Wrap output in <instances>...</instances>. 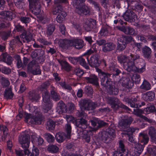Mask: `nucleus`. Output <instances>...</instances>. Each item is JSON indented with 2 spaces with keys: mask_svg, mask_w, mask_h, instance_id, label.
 Returning <instances> with one entry per match:
<instances>
[{
  "mask_svg": "<svg viewBox=\"0 0 156 156\" xmlns=\"http://www.w3.org/2000/svg\"><path fill=\"white\" fill-rule=\"evenodd\" d=\"M30 136L29 134L24 133L19 138V142L22 148L24 149L25 155L27 156H38L39 151L37 147L33 146L31 152L28 149L30 142Z\"/></svg>",
  "mask_w": 156,
  "mask_h": 156,
  "instance_id": "f257e3e1",
  "label": "nucleus"
},
{
  "mask_svg": "<svg viewBox=\"0 0 156 156\" xmlns=\"http://www.w3.org/2000/svg\"><path fill=\"white\" fill-rule=\"evenodd\" d=\"M87 122L85 119L81 118L80 119L76 120L75 125L78 127V130L80 129V134L81 137L85 140L86 141L89 143L90 140V135L92 130L86 129L87 127Z\"/></svg>",
  "mask_w": 156,
  "mask_h": 156,
  "instance_id": "f03ea898",
  "label": "nucleus"
},
{
  "mask_svg": "<svg viewBox=\"0 0 156 156\" xmlns=\"http://www.w3.org/2000/svg\"><path fill=\"white\" fill-rule=\"evenodd\" d=\"M48 85L46 83L42 84L40 86L41 90H45L42 93L43 101L42 108L44 112L47 113L50 110L52 106L51 100L50 97L49 92L46 90Z\"/></svg>",
  "mask_w": 156,
  "mask_h": 156,
  "instance_id": "7ed1b4c3",
  "label": "nucleus"
},
{
  "mask_svg": "<svg viewBox=\"0 0 156 156\" xmlns=\"http://www.w3.org/2000/svg\"><path fill=\"white\" fill-rule=\"evenodd\" d=\"M133 42L135 46L136 47L137 50L140 51L141 45L140 43L136 42L134 39L131 36L128 35L122 36L120 38V41L117 44V49L119 51H122L124 49L127 44Z\"/></svg>",
  "mask_w": 156,
  "mask_h": 156,
  "instance_id": "20e7f679",
  "label": "nucleus"
},
{
  "mask_svg": "<svg viewBox=\"0 0 156 156\" xmlns=\"http://www.w3.org/2000/svg\"><path fill=\"white\" fill-rule=\"evenodd\" d=\"M96 70L98 73L101 85L107 89L113 84V82L110 78L111 74L104 72L100 69H97Z\"/></svg>",
  "mask_w": 156,
  "mask_h": 156,
  "instance_id": "39448f33",
  "label": "nucleus"
},
{
  "mask_svg": "<svg viewBox=\"0 0 156 156\" xmlns=\"http://www.w3.org/2000/svg\"><path fill=\"white\" fill-rule=\"evenodd\" d=\"M140 80V75L137 73H135L133 75L131 80L129 78H125L124 80H123V81L122 83V85L128 89L127 92L130 91V89H131L133 86L134 82L136 84H139Z\"/></svg>",
  "mask_w": 156,
  "mask_h": 156,
  "instance_id": "423d86ee",
  "label": "nucleus"
},
{
  "mask_svg": "<svg viewBox=\"0 0 156 156\" xmlns=\"http://www.w3.org/2000/svg\"><path fill=\"white\" fill-rule=\"evenodd\" d=\"M109 103L111 106V107L114 111L115 112L122 108L126 111H131V109L124 105L121 104H119V101L115 97H110L108 100Z\"/></svg>",
  "mask_w": 156,
  "mask_h": 156,
  "instance_id": "0eeeda50",
  "label": "nucleus"
},
{
  "mask_svg": "<svg viewBox=\"0 0 156 156\" xmlns=\"http://www.w3.org/2000/svg\"><path fill=\"white\" fill-rule=\"evenodd\" d=\"M94 52V51L91 49L87 50L82 56H84L85 58L87 59L89 65L92 67L96 68L100 66L99 58L98 56L94 55L91 56L90 60L89 57L90 55Z\"/></svg>",
  "mask_w": 156,
  "mask_h": 156,
  "instance_id": "6e6552de",
  "label": "nucleus"
},
{
  "mask_svg": "<svg viewBox=\"0 0 156 156\" xmlns=\"http://www.w3.org/2000/svg\"><path fill=\"white\" fill-rule=\"evenodd\" d=\"M79 102L81 108L85 111L93 110L97 106V103L88 99H81Z\"/></svg>",
  "mask_w": 156,
  "mask_h": 156,
  "instance_id": "1a4fd4ad",
  "label": "nucleus"
},
{
  "mask_svg": "<svg viewBox=\"0 0 156 156\" xmlns=\"http://www.w3.org/2000/svg\"><path fill=\"white\" fill-rule=\"evenodd\" d=\"M137 95L133 96L131 98H127L126 99V101L128 105L132 108H139L142 106L145 105V103L144 102H141L138 100Z\"/></svg>",
  "mask_w": 156,
  "mask_h": 156,
  "instance_id": "9d476101",
  "label": "nucleus"
},
{
  "mask_svg": "<svg viewBox=\"0 0 156 156\" xmlns=\"http://www.w3.org/2000/svg\"><path fill=\"white\" fill-rule=\"evenodd\" d=\"M27 68L29 72L34 75L41 74V67L35 60H32L28 64Z\"/></svg>",
  "mask_w": 156,
  "mask_h": 156,
  "instance_id": "9b49d317",
  "label": "nucleus"
},
{
  "mask_svg": "<svg viewBox=\"0 0 156 156\" xmlns=\"http://www.w3.org/2000/svg\"><path fill=\"white\" fill-rule=\"evenodd\" d=\"M28 1L29 8L32 13L35 15L40 14L41 12V0H28Z\"/></svg>",
  "mask_w": 156,
  "mask_h": 156,
  "instance_id": "f8f14e48",
  "label": "nucleus"
},
{
  "mask_svg": "<svg viewBox=\"0 0 156 156\" xmlns=\"http://www.w3.org/2000/svg\"><path fill=\"white\" fill-rule=\"evenodd\" d=\"M131 59L133 61V64L131 65L130 68L128 69V72H133L138 73H142L144 72L146 70L145 68H140L137 69L136 66L135 65V63L138 59L140 58V56L137 54H130Z\"/></svg>",
  "mask_w": 156,
  "mask_h": 156,
  "instance_id": "ddd939ff",
  "label": "nucleus"
},
{
  "mask_svg": "<svg viewBox=\"0 0 156 156\" xmlns=\"http://www.w3.org/2000/svg\"><path fill=\"white\" fill-rule=\"evenodd\" d=\"M108 71L110 72L109 74L112 75V77L113 78L114 81H117L116 79L118 78L119 75L121 73V71L118 68V66L115 62L111 63L109 65L108 69Z\"/></svg>",
  "mask_w": 156,
  "mask_h": 156,
  "instance_id": "4468645a",
  "label": "nucleus"
},
{
  "mask_svg": "<svg viewBox=\"0 0 156 156\" xmlns=\"http://www.w3.org/2000/svg\"><path fill=\"white\" fill-rule=\"evenodd\" d=\"M119 62L121 64H123L124 68L128 71V69L130 68L131 65L133 64V61L130 59H128L127 57L125 55H121L117 57Z\"/></svg>",
  "mask_w": 156,
  "mask_h": 156,
  "instance_id": "2eb2a0df",
  "label": "nucleus"
},
{
  "mask_svg": "<svg viewBox=\"0 0 156 156\" xmlns=\"http://www.w3.org/2000/svg\"><path fill=\"white\" fill-rule=\"evenodd\" d=\"M83 80L87 83L98 87L99 86V79L98 76L94 74H90L88 76L83 77Z\"/></svg>",
  "mask_w": 156,
  "mask_h": 156,
  "instance_id": "dca6fc26",
  "label": "nucleus"
},
{
  "mask_svg": "<svg viewBox=\"0 0 156 156\" xmlns=\"http://www.w3.org/2000/svg\"><path fill=\"white\" fill-rule=\"evenodd\" d=\"M127 151L125 149V146L122 140L119 142V147L116 151L114 152L113 156H127Z\"/></svg>",
  "mask_w": 156,
  "mask_h": 156,
  "instance_id": "f3484780",
  "label": "nucleus"
},
{
  "mask_svg": "<svg viewBox=\"0 0 156 156\" xmlns=\"http://www.w3.org/2000/svg\"><path fill=\"white\" fill-rule=\"evenodd\" d=\"M84 27L87 31H95L96 32L97 31L96 27V21L93 19H90L87 21L84 25Z\"/></svg>",
  "mask_w": 156,
  "mask_h": 156,
  "instance_id": "a211bd4d",
  "label": "nucleus"
},
{
  "mask_svg": "<svg viewBox=\"0 0 156 156\" xmlns=\"http://www.w3.org/2000/svg\"><path fill=\"white\" fill-rule=\"evenodd\" d=\"M71 39H58L56 38L55 41V43H57L59 46L63 49H67L71 46Z\"/></svg>",
  "mask_w": 156,
  "mask_h": 156,
  "instance_id": "6ab92c4d",
  "label": "nucleus"
},
{
  "mask_svg": "<svg viewBox=\"0 0 156 156\" xmlns=\"http://www.w3.org/2000/svg\"><path fill=\"white\" fill-rule=\"evenodd\" d=\"M122 17L125 20L131 22L135 20V18L136 17V16L132 11L128 9L123 13Z\"/></svg>",
  "mask_w": 156,
  "mask_h": 156,
  "instance_id": "aec40b11",
  "label": "nucleus"
},
{
  "mask_svg": "<svg viewBox=\"0 0 156 156\" xmlns=\"http://www.w3.org/2000/svg\"><path fill=\"white\" fill-rule=\"evenodd\" d=\"M25 119L27 122L32 124H41L42 122V119L41 117L35 116L30 118V114H27L25 115Z\"/></svg>",
  "mask_w": 156,
  "mask_h": 156,
  "instance_id": "412c9836",
  "label": "nucleus"
},
{
  "mask_svg": "<svg viewBox=\"0 0 156 156\" xmlns=\"http://www.w3.org/2000/svg\"><path fill=\"white\" fill-rule=\"evenodd\" d=\"M155 94L154 91H148L143 94V99L147 102H151L154 100L155 99Z\"/></svg>",
  "mask_w": 156,
  "mask_h": 156,
  "instance_id": "4be33fe9",
  "label": "nucleus"
},
{
  "mask_svg": "<svg viewBox=\"0 0 156 156\" xmlns=\"http://www.w3.org/2000/svg\"><path fill=\"white\" fill-rule=\"evenodd\" d=\"M134 151L132 155L134 156H139L143 151L144 146L140 143L136 142L134 144Z\"/></svg>",
  "mask_w": 156,
  "mask_h": 156,
  "instance_id": "5701e85b",
  "label": "nucleus"
},
{
  "mask_svg": "<svg viewBox=\"0 0 156 156\" xmlns=\"http://www.w3.org/2000/svg\"><path fill=\"white\" fill-rule=\"evenodd\" d=\"M137 130L136 127H129L127 129L126 133H125L127 137L128 138L129 141L132 143L135 144L133 137V133L134 132Z\"/></svg>",
  "mask_w": 156,
  "mask_h": 156,
  "instance_id": "b1692460",
  "label": "nucleus"
},
{
  "mask_svg": "<svg viewBox=\"0 0 156 156\" xmlns=\"http://www.w3.org/2000/svg\"><path fill=\"white\" fill-rule=\"evenodd\" d=\"M71 46H73L76 48L80 49L81 48L84 46L83 41L80 39H71Z\"/></svg>",
  "mask_w": 156,
  "mask_h": 156,
  "instance_id": "393cba45",
  "label": "nucleus"
},
{
  "mask_svg": "<svg viewBox=\"0 0 156 156\" xmlns=\"http://www.w3.org/2000/svg\"><path fill=\"white\" fill-rule=\"evenodd\" d=\"M14 15L13 13L10 11H2L0 12V18L11 20L12 19Z\"/></svg>",
  "mask_w": 156,
  "mask_h": 156,
  "instance_id": "a878e982",
  "label": "nucleus"
},
{
  "mask_svg": "<svg viewBox=\"0 0 156 156\" xmlns=\"http://www.w3.org/2000/svg\"><path fill=\"white\" fill-rule=\"evenodd\" d=\"M148 134L150 137L151 141L156 144V129L153 126L150 127L148 129Z\"/></svg>",
  "mask_w": 156,
  "mask_h": 156,
  "instance_id": "bb28decb",
  "label": "nucleus"
},
{
  "mask_svg": "<svg viewBox=\"0 0 156 156\" xmlns=\"http://www.w3.org/2000/svg\"><path fill=\"white\" fill-rule=\"evenodd\" d=\"M138 138L139 142L141 144H142V145L144 146L147 144L149 140V138L147 135L143 133H139Z\"/></svg>",
  "mask_w": 156,
  "mask_h": 156,
  "instance_id": "cd10ccee",
  "label": "nucleus"
},
{
  "mask_svg": "<svg viewBox=\"0 0 156 156\" xmlns=\"http://www.w3.org/2000/svg\"><path fill=\"white\" fill-rule=\"evenodd\" d=\"M110 28L106 26H102L100 31L99 34L101 36H106L112 35L110 32Z\"/></svg>",
  "mask_w": 156,
  "mask_h": 156,
  "instance_id": "c85d7f7f",
  "label": "nucleus"
},
{
  "mask_svg": "<svg viewBox=\"0 0 156 156\" xmlns=\"http://www.w3.org/2000/svg\"><path fill=\"white\" fill-rule=\"evenodd\" d=\"M151 50L149 47L145 46L142 48V53L144 57L147 58H149L151 57Z\"/></svg>",
  "mask_w": 156,
  "mask_h": 156,
  "instance_id": "c756f323",
  "label": "nucleus"
},
{
  "mask_svg": "<svg viewBox=\"0 0 156 156\" xmlns=\"http://www.w3.org/2000/svg\"><path fill=\"white\" fill-rule=\"evenodd\" d=\"M3 61L6 63L8 65L11 66L12 64L13 60L10 55L5 53H3L2 56Z\"/></svg>",
  "mask_w": 156,
  "mask_h": 156,
  "instance_id": "7c9ffc66",
  "label": "nucleus"
},
{
  "mask_svg": "<svg viewBox=\"0 0 156 156\" xmlns=\"http://www.w3.org/2000/svg\"><path fill=\"white\" fill-rule=\"evenodd\" d=\"M20 37L22 39H23V41L24 42H25L24 41V39L27 42H29L32 39V34L30 33L27 34L26 31L23 32L20 35Z\"/></svg>",
  "mask_w": 156,
  "mask_h": 156,
  "instance_id": "2f4dec72",
  "label": "nucleus"
},
{
  "mask_svg": "<svg viewBox=\"0 0 156 156\" xmlns=\"http://www.w3.org/2000/svg\"><path fill=\"white\" fill-rule=\"evenodd\" d=\"M59 62L62 69L67 72H69L71 70V66L66 61L61 60L59 61Z\"/></svg>",
  "mask_w": 156,
  "mask_h": 156,
  "instance_id": "473e14b6",
  "label": "nucleus"
},
{
  "mask_svg": "<svg viewBox=\"0 0 156 156\" xmlns=\"http://www.w3.org/2000/svg\"><path fill=\"white\" fill-rule=\"evenodd\" d=\"M14 94L12 91L11 88H7L4 91V98L7 99H12Z\"/></svg>",
  "mask_w": 156,
  "mask_h": 156,
  "instance_id": "72a5a7b5",
  "label": "nucleus"
},
{
  "mask_svg": "<svg viewBox=\"0 0 156 156\" xmlns=\"http://www.w3.org/2000/svg\"><path fill=\"white\" fill-rule=\"evenodd\" d=\"M108 93L110 95H117L119 92V89L117 87H115L112 84L107 89Z\"/></svg>",
  "mask_w": 156,
  "mask_h": 156,
  "instance_id": "f704fd0d",
  "label": "nucleus"
},
{
  "mask_svg": "<svg viewBox=\"0 0 156 156\" xmlns=\"http://www.w3.org/2000/svg\"><path fill=\"white\" fill-rule=\"evenodd\" d=\"M144 114H148L151 113H156V108L154 105H150L144 109Z\"/></svg>",
  "mask_w": 156,
  "mask_h": 156,
  "instance_id": "c9c22d12",
  "label": "nucleus"
},
{
  "mask_svg": "<svg viewBox=\"0 0 156 156\" xmlns=\"http://www.w3.org/2000/svg\"><path fill=\"white\" fill-rule=\"evenodd\" d=\"M123 31L125 33L128 34L133 36L136 35L134 29L132 27L129 26H126L123 28Z\"/></svg>",
  "mask_w": 156,
  "mask_h": 156,
  "instance_id": "e433bc0d",
  "label": "nucleus"
},
{
  "mask_svg": "<svg viewBox=\"0 0 156 156\" xmlns=\"http://www.w3.org/2000/svg\"><path fill=\"white\" fill-rule=\"evenodd\" d=\"M46 127L49 130H53L55 126V122L51 119H49L47 122Z\"/></svg>",
  "mask_w": 156,
  "mask_h": 156,
  "instance_id": "4c0bfd02",
  "label": "nucleus"
},
{
  "mask_svg": "<svg viewBox=\"0 0 156 156\" xmlns=\"http://www.w3.org/2000/svg\"><path fill=\"white\" fill-rule=\"evenodd\" d=\"M57 107L59 109V112H60L62 113H65L67 112L66 105L62 101H60L58 104Z\"/></svg>",
  "mask_w": 156,
  "mask_h": 156,
  "instance_id": "58836bf2",
  "label": "nucleus"
},
{
  "mask_svg": "<svg viewBox=\"0 0 156 156\" xmlns=\"http://www.w3.org/2000/svg\"><path fill=\"white\" fill-rule=\"evenodd\" d=\"M29 94L30 99L33 101H37L39 98V94L35 91H30Z\"/></svg>",
  "mask_w": 156,
  "mask_h": 156,
  "instance_id": "ea45409f",
  "label": "nucleus"
},
{
  "mask_svg": "<svg viewBox=\"0 0 156 156\" xmlns=\"http://www.w3.org/2000/svg\"><path fill=\"white\" fill-rule=\"evenodd\" d=\"M57 15V16L56 19L57 22L59 23L62 22L67 15L66 13L65 12H62L61 13H59Z\"/></svg>",
  "mask_w": 156,
  "mask_h": 156,
  "instance_id": "a19ab883",
  "label": "nucleus"
},
{
  "mask_svg": "<svg viewBox=\"0 0 156 156\" xmlns=\"http://www.w3.org/2000/svg\"><path fill=\"white\" fill-rule=\"evenodd\" d=\"M65 133L63 132H58L56 134L55 137L58 143L63 142L65 140Z\"/></svg>",
  "mask_w": 156,
  "mask_h": 156,
  "instance_id": "79ce46f5",
  "label": "nucleus"
},
{
  "mask_svg": "<svg viewBox=\"0 0 156 156\" xmlns=\"http://www.w3.org/2000/svg\"><path fill=\"white\" fill-rule=\"evenodd\" d=\"M114 47L112 43H105L103 46L102 50L105 52L111 51L113 49Z\"/></svg>",
  "mask_w": 156,
  "mask_h": 156,
  "instance_id": "37998d69",
  "label": "nucleus"
},
{
  "mask_svg": "<svg viewBox=\"0 0 156 156\" xmlns=\"http://www.w3.org/2000/svg\"><path fill=\"white\" fill-rule=\"evenodd\" d=\"M79 10L82 14L85 15H89L90 14V10L89 7L85 5L80 7Z\"/></svg>",
  "mask_w": 156,
  "mask_h": 156,
  "instance_id": "c03bdc74",
  "label": "nucleus"
},
{
  "mask_svg": "<svg viewBox=\"0 0 156 156\" xmlns=\"http://www.w3.org/2000/svg\"><path fill=\"white\" fill-rule=\"evenodd\" d=\"M151 85L149 82L146 80H144L142 84L140 86L141 89L148 90L151 89Z\"/></svg>",
  "mask_w": 156,
  "mask_h": 156,
  "instance_id": "a18cd8bd",
  "label": "nucleus"
},
{
  "mask_svg": "<svg viewBox=\"0 0 156 156\" xmlns=\"http://www.w3.org/2000/svg\"><path fill=\"white\" fill-rule=\"evenodd\" d=\"M86 0H73L72 2L73 5L76 9H79L81 7L83 3Z\"/></svg>",
  "mask_w": 156,
  "mask_h": 156,
  "instance_id": "49530a36",
  "label": "nucleus"
},
{
  "mask_svg": "<svg viewBox=\"0 0 156 156\" xmlns=\"http://www.w3.org/2000/svg\"><path fill=\"white\" fill-rule=\"evenodd\" d=\"M77 61L79 62L80 65L83 66L86 69H88L89 67L86 62L85 58H82V57H77Z\"/></svg>",
  "mask_w": 156,
  "mask_h": 156,
  "instance_id": "de8ad7c7",
  "label": "nucleus"
},
{
  "mask_svg": "<svg viewBox=\"0 0 156 156\" xmlns=\"http://www.w3.org/2000/svg\"><path fill=\"white\" fill-rule=\"evenodd\" d=\"M44 54V51L42 50L38 49L36 50L32 53V57L33 58L37 59L40 56L39 55H43Z\"/></svg>",
  "mask_w": 156,
  "mask_h": 156,
  "instance_id": "09e8293b",
  "label": "nucleus"
},
{
  "mask_svg": "<svg viewBox=\"0 0 156 156\" xmlns=\"http://www.w3.org/2000/svg\"><path fill=\"white\" fill-rule=\"evenodd\" d=\"M50 95L53 100L55 101H57L60 99L59 95L57 94V92L53 88L51 89L50 90Z\"/></svg>",
  "mask_w": 156,
  "mask_h": 156,
  "instance_id": "8fccbe9b",
  "label": "nucleus"
},
{
  "mask_svg": "<svg viewBox=\"0 0 156 156\" xmlns=\"http://www.w3.org/2000/svg\"><path fill=\"white\" fill-rule=\"evenodd\" d=\"M133 121V119L132 118L123 119L121 124L122 126L125 128H127L131 123Z\"/></svg>",
  "mask_w": 156,
  "mask_h": 156,
  "instance_id": "3c124183",
  "label": "nucleus"
},
{
  "mask_svg": "<svg viewBox=\"0 0 156 156\" xmlns=\"http://www.w3.org/2000/svg\"><path fill=\"white\" fill-rule=\"evenodd\" d=\"M58 147L55 145L50 144L48 146L47 150L49 152L53 153H57L58 151Z\"/></svg>",
  "mask_w": 156,
  "mask_h": 156,
  "instance_id": "603ef678",
  "label": "nucleus"
},
{
  "mask_svg": "<svg viewBox=\"0 0 156 156\" xmlns=\"http://www.w3.org/2000/svg\"><path fill=\"white\" fill-rule=\"evenodd\" d=\"M14 58L17 62L16 66L17 68H20L23 67V63L20 55H16L14 56Z\"/></svg>",
  "mask_w": 156,
  "mask_h": 156,
  "instance_id": "864d4df0",
  "label": "nucleus"
},
{
  "mask_svg": "<svg viewBox=\"0 0 156 156\" xmlns=\"http://www.w3.org/2000/svg\"><path fill=\"white\" fill-rule=\"evenodd\" d=\"M115 20L114 21V23L115 24H117L119 23L120 25H122L126 23L124 22L122 20V16L121 17L120 16H116L114 17Z\"/></svg>",
  "mask_w": 156,
  "mask_h": 156,
  "instance_id": "5fc2aeb1",
  "label": "nucleus"
},
{
  "mask_svg": "<svg viewBox=\"0 0 156 156\" xmlns=\"http://www.w3.org/2000/svg\"><path fill=\"white\" fill-rule=\"evenodd\" d=\"M44 136L46 139L49 143L53 142L55 140L54 136L50 133H45Z\"/></svg>",
  "mask_w": 156,
  "mask_h": 156,
  "instance_id": "6e6d98bb",
  "label": "nucleus"
},
{
  "mask_svg": "<svg viewBox=\"0 0 156 156\" xmlns=\"http://www.w3.org/2000/svg\"><path fill=\"white\" fill-rule=\"evenodd\" d=\"M63 10V7L60 5H58L54 9L53 13L54 14H57V13H61L62 12H64Z\"/></svg>",
  "mask_w": 156,
  "mask_h": 156,
  "instance_id": "4d7b16f0",
  "label": "nucleus"
},
{
  "mask_svg": "<svg viewBox=\"0 0 156 156\" xmlns=\"http://www.w3.org/2000/svg\"><path fill=\"white\" fill-rule=\"evenodd\" d=\"M147 151L150 154H156V146H148L147 147Z\"/></svg>",
  "mask_w": 156,
  "mask_h": 156,
  "instance_id": "13d9d810",
  "label": "nucleus"
},
{
  "mask_svg": "<svg viewBox=\"0 0 156 156\" xmlns=\"http://www.w3.org/2000/svg\"><path fill=\"white\" fill-rule=\"evenodd\" d=\"M19 20L22 23L25 24L29 23L31 21V19L29 17L24 16H20L19 17Z\"/></svg>",
  "mask_w": 156,
  "mask_h": 156,
  "instance_id": "bf43d9fd",
  "label": "nucleus"
},
{
  "mask_svg": "<svg viewBox=\"0 0 156 156\" xmlns=\"http://www.w3.org/2000/svg\"><path fill=\"white\" fill-rule=\"evenodd\" d=\"M106 133L108 134V136H112L114 137L115 136V130L111 127H108L106 129Z\"/></svg>",
  "mask_w": 156,
  "mask_h": 156,
  "instance_id": "052dcab7",
  "label": "nucleus"
},
{
  "mask_svg": "<svg viewBox=\"0 0 156 156\" xmlns=\"http://www.w3.org/2000/svg\"><path fill=\"white\" fill-rule=\"evenodd\" d=\"M1 83L2 85L4 87H6L9 86L10 82L7 78L2 77L1 79Z\"/></svg>",
  "mask_w": 156,
  "mask_h": 156,
  "instance_id": "680f3d73",
  "label": "nucleus"
},
{
  "mask_svg": "<svg viewBox=\"0 0 156 156\" xmlns=\"http://www.w3.org/2000/svg\"><path fill=\"white\" fill-rule=\"evenodd\" d=\"M15 27L13 31V33L16 32H23L25 31H26L24 30L23 27L20 24L14 25Z\"/></svg>",
  "mask_w": 156,
  "mask_h": 156,
  "instance_id": "e2e57ef3",
  "label": "nucleus"
},
{
  "mask_svg": "<svg viewBox=\"0 0 156 156\" xmlns=\"http://www.w3.org/2000/svg\"><path fill=\"white\" fill-rule=\"evenodd\" d=\"M14 2L17 8L21 9H23L24 3L22 0H14Z\"/></svg>",
  "mask_w": 156,
  "mask_h": 156,
  "instance_id": "0e129e2a",
  "label": "nucleus"
},
{
  "mask_svg": "<svg viewBox=\"0 0 156 156\" xmlns=\"http://www.w3.org/2000/svg\"><path fill=\"white\" fill-rule=\"evenodd\" d=\"M84 91L88 96H92L93 94V89L91 86H88L85 87Z\"/></svg>",
  "mask_w": 156,
  "mask_h": 156,
  "instance_id": "69168bd1",
  "label": "nucleus"
},
{
  "mask_svg": "<svg viewBox=\"0 0 156 156\" xmlns=\"http://www.w3.org/2000/svg\"><path fill=\"white\" fill-rule=\"evenodd\" d=\"M11 69L9 67L5 66H2L1 69L2 73L5 75H9L11 72Z\"/></svg>",
  "mask_w": 156,
  "mask_h": 156,
  "instance_id": "338daca9",
  "label": "nucleus"
},
{
  "mask_svg": "<svg viewBox=\"0 0 156 156\" xmlns=\"http://www.w3.org/2000/svg\"><path fill=\"white\" fill-rule=\"evenodd\" d=\"M55 27L53 25H49L47 28V33L48 35H51L55 30Z\"/></svg>",
  "mask_w": 156,
  "mask_h": 156,
  "instance_id": "774afa93",
  "label": "nucleus"
}]
</instances>
